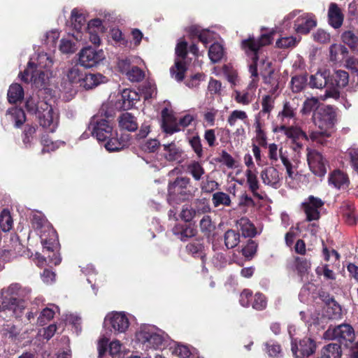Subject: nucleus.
Returning a JSON list of instances; mask_svg holds the SVG:
<instances>
[{"label":"nucleus","mask_w":358,"mask_h":358,"mask_svg":"<svg viewBox=\"0 0 358 358\" xmlns=\"http://www.w3.org/2000/svg\"><path fill=\"white\" fill-rule=\"evenodd\" d=\"M313 119L315 124L320 129V131H312L310 138L315 142L322 144L323 138L330 136L329 130L333 128L336 122L335 109L330 106L320 108L313 113Z\"/></svg>","instance_id":"nucleus-1"},{"label":"nucleus","mask_w":358,"mask_h":358,"mask_svg":"<svg viewBox=\"0 0 358 358\" xmlns=\"http://www.w3.org/2000/svg\"><path fill=\"white\" fill-rule=\"evenodd\" d=\"M166 335L152 325H143L136 333V341L144 350H158L164 345Z\"/></svg>","instance_id":"nucleus-2"},{"label":"nucleus","mask_w":358,"mask_h":358,"mask_svg":"<svg viewBox=\"0 0 358 358\" xmlns=\"http://www.w3.org/2000/svg\"><path fill=\"white\" fill-rule=\"evenodd\" d=\"M292 20H294V29L299 34H308L317 25L316 18L313 14L294 10L284 17L282 25L285 29L290 27Z\"/></svg>","instance_id":"nucleus-3"},{"label":"nucleus","mask_w":358,"mask_h":358,"mask_svg":"<svg viewBox=\"0 0 358 358\" xmlns=\"http://www.w3.org/2000/svg\"><path fill=\"white\" fill-rule=\"evenodd\" d=\"M271 34H262L261 37L257 40L254 38H249L242 41L241 46L243 50L252 60V63L249 67L250 73H252V76H258L257 66L259 48L271 43Z\"/></svg>","instance_id":"nucleus-4"},{"label":"nucleus","mask_w":358,"mask_h":358,"mask_svg":"<svg viewBox=\"0 0 358 358\" xmlns=\"http://www.w3.org/2000/svg\"><path fill=\"white\" fill-rule=\"evenodd\" d=\"M21 285L18 283L11 284L5 291V295L0 298V310H12L16 317H20L24 305L17 299Z\"/></svg>","instance_id":"nucleus-5"},{"label":"nucleus","mask_w":358,"mask_h":358,"mask_svg":"<svg viewBox=\"0 0 358 358\" xmlns=\"http://www.w3.org/2000/svg\"><path fill=\"white\" fill-rule=\"evenodd\" d=\"M37 117L40 125L49 132H54L59 123L58 112L46 101L38 102Z\"/></svg>","instance_id":"nucleus-6"},{"label":"nucleus","mask_w":358,"mask_h":358,"mask_svg":"<svg viewBox=\"0 0 358 358\" xmlns=\"http://www.w3.org/2000/svg\"><path fill=\"white\" fill-rule=\"evenodd\" d=\"M34 61L33 59L29 62L27 68L20 74L21 79L24 82L31 81L37 88H43L52 76L50 71L34 69Z\"/></svg>","instance_id":"nucleus-7"},{"label":"nucleus","mask_w":358,"mask_h":358,"mask_svg":"<svg viewBox=\"0 0 358 358\" xmlns=\"http://www.w3.org/2000/svg\"><path fill=\"white\" fill-rule=\"evenodd\" d=\"M129 320L124 312L113 311L108 313L103 322V326L113 332L115 335L125 334L129 327Z\"/></svg>","instance_id":"nucleus-8"},{"label":"nucleus","mask_w":358,"mask_h":358,"mask_svg":"<svg viewBox=\"0 0 358 358\" xmlns=\"http://www.w3.org/2000/svg\"><path fill=\"white\" fill-rule=\"evenodd\" d=\"M324 337L329 340H337L348 347L355 341V334L352 326L343 324L334 327H329L325 331Z\"/></svg>","instance_id":"nucleus-9"},{"label":"nucleus","mask_w":358,"mask_h":358,"mask_svg":"<svg viewBox=\"0 0 358 358\" xmlns=\"http://www.w3.org/2000/svg\"><path fill=\"white\" fill-rule=\"evenodd\" d=\"M273 131L283 133L287 138L290 139L294 144L293 149L295 152H299L302 148L300 141H307L308 138L306 134L297 125L280 124L275 127Z\"/></svg>","instance_id":"nucleus-10"},{"label":"nucleus","mask_w":358,"mask_h":358,"mask_svg":"<svg viewBox=\"0 0 358 358\" xmlns=\"http://www.w3.org/2000/svg\"><path fill=\"white\" fill-rule=\"evenodd\" d=\"M187 43L185 41L178 43L176 48L177 58L174 66L171 69V73L177 81H182L183 80L187 70L186 64L184 62L187 52Z\"/></svg>","instance_id":"nucleus-11"},{"label":"nucleus","mask_w":358,"mask_h":358,"mask_svg":"<svg viewBox=\"0 0 358 358\" xmlns=\"http://www.w3.org/2000/svg\"><path fill=\"white\" fill-rule=\"evenodd\" d=\"M307 161L310 171L316 176H324L327 172V161L317 151L307 148Z\"/></svg>","instance_id":"nucleus-12"},{"label":"nucleus","mask_w":358,"mask_h":358,"mask_svg":"<svg viewBox=\"0 0 358 358\" xmlns=\"http://www.w3.org/2000/svg\"><path fill=\"white\" fill-rule=\"evenodd\" d=\"M315 348L314 341L310 338H304L300 340L299 343L292 338V352L295 358L309 357L314 353Z\"/></svg>","instance_id":"nucleus-13"},{"label":"nucleus","mask_w":358,"mask_h":358,"mask_svg":"<svg viewBox=\"0 0 358 358\" xmlns=\"http://www.w3.org/2000/svg\"><path fill=\"white\" fill-rule=\"evenodd\" d=\"M348 73L342 70H338L335 72L334 80L336 87H328L325 93L320 96V99L323 101L329 98L337 99L339 97V91L338 88L345 87L348 83Z\"/></svg>","instance_id":"nucleus-14"},{"label":"nucleus","mask_w":358,"mask_h":358,"mask_svg":"<svg viewBox=\"0 0 358 358\" xmlns=\"http://www.w3.org/2000/svg\"><path fill=\"white\" fill-rule=\"evenodd\" d=\"M324 205V202L319 198L310 196L302 203L303 210L306 215L308 221L317 220L320 218V210Z\"/></svg>","instance_id":"nucleus-15"},{"label":"nucleus","mask_w":358,"mask_h":358,"mask_svg":"<svg viewBox=\"0 0 358 358\" xmlns=\"http://www.w3.org/2000/svg\"><path fill=\"white\" fill-rule=\"evenodd\" d=\"M262 182L274 189H278L282 185V176L274 166L264 168L260 173Z\"/></svg>","instance_id":"nucleus-16"},{"label":"nucleus","mask_w":358,"mask_h":358,"mask_svg":"<svg viewBox=\"0 0 358 358\" xmlns=\"http://www.w3.org/2000/svg\"><path fill=\"white\" fill-rule=\"evenodd\" d=\"M112 357L120 355L122 352V343L118 340H113L108 345V339L106 337L101 338L97 343L99 357L102 358L108 350Z\"/></svg>","instance_id":"nucleus-17"},{"label":"nucleus","mask_w":358,"mask_h":358,"mask_svg":"<svg viewBox=\"0 0 358 358\" xmlns=\"http://www.w3.org/2000/svg\"><path fill=\"white\" fill-rule=\"evenodd\" d=\"M298 104L294 101H285L282 109L278 114L281 124H289L291 120L295 121Z\"/></svg>","instance_id":"nucleus-18"},{"label":"nucleus","mask_w":358,"mask_h":358,"mask_svg":"<svg viewBox=\"0 0 358 358\" xmlns=\"http://www.w3.org/2000/svg\"><path fill=\"white\" fill-rule=\"evenodd\" d=\"M107 140L108 141L104 144V147L108 151L115 152L119 151L128 146L129 136V135H122L120 138H118L117 131H113V135L108 138Z\"/></svg>","instance_id":"nucleus-19"},{"label":"nucleus","mask_w":358,"mask_h":358,"mask_svg":"<svg viewBox=\"0 0 358 358\" xmlns=\"http://www.w3.org/2000/svg\"><path fill=\"white\" fill-rule=\"evenodd\" d=\"M92 135L98 141H105L113 135V127L107 120H101L94 127Z\"/></svg>","instance_id":"nucleus-20"},{"label":"nucleus","mask_w":358,"mask_h":358,"mask_svg":"<svg viewBox=\"0 0 358 358\" xmlns=\"http://www.w3.org/2000/svg\"><path fill=\"white\" fill-rule=\"evenodd\" d=\"M251 77L252 80L249 84L247 90L242 92L236 91L234 92V99L237 103L243 105H248L254 99V92H252V90L256 87L257 76L254 77L251 75Z\"/></svg>","instance_id":"nucleus-21"},{"label":"nucleus","mask_w":358,"mask_h":358,"mask_svg":"<svg viewBox=\"0 0 358 358\" xmlns=\"http://www.w3.org/2000/svg\"><path fill=\"white\" fill-rule=\"evenodd\" d=\"M162 127L165 133L173 134L181 130L179 127L178 121H177L173 115L169 113V110L166 108L162 110Z\"/></svg>","instance_id":"nucleus-22"},{"label":"nucleus","mask_w":358,"mask_h":358,"mask_svg":"<svg viewBox=\"0 0 358 358\" xmlns=\"http://www.w3.org/2000/svg\"><path fill=\"white\" fill-rule=\"evenodd\" d=\"M71 22L73 29L78 31V34L81 33L83 30L87 31L90 24L87 22L85 15L82 10L74 8L71 11Z\"/></svg>","instance_id":"nucleus-23"},{"label":"nucleus","mask_w":358,"mask_h":358,"mask_svg":"<svg viewBox=\"0 0 358 358\" xmlns=\"http://www.w3.org/2000/svg\"><path fill=\"white\" fill-rule=\"evenodd\" d=\"M40 237L43 250L54 252L57 245V234L54 229H50L47 232H41Z\"/></svg>","instance_id":"nucleus-24"},{"label":"nucleus","mask_w":358,"mask_h":358,"mask_svg":"<svg viewBox=\"0 0 358 358\" xmlns=\"http://www.w3.org/2000/svg\"><path fill=\"white\" fill-rule=\"evenodd\" d=\"M281 162L286 169L285 182L289 187L294 188L296 185L298 173L294 169V167L289 162L287 156H281Z\"/></svg>","instance_id":"nucleus-25"},{"label":"nucleus","mask_w":358,"mask_h":358,"mask_svg":"<svg viewBox=\"0 0 358 358\" xmlns=\"http://www.w3.org/2000/svg\"><path fill=\"white\" fill-rule=\"evenodd\" d=\"M329 74V71L327 70H319L310 77V87L317 89L325 87L328 83Z\"/></svg>","instance_id":"nucleus-26"},{"label":"nucleus","mask_w":358,"mask_h":358,"mask_svg":"<svg viewBox=\"0 0 358 358\" xmlns=\"http://www.w3.org/2000/svg\"><path fill=\"white\" fill-rule=\"evenodd\" d=\"M329 22L331 27L338 29L341 27L343 22V15L338 6L331 3L328 11Z\"/></svg>","instance_id":"nucleus-27"},{"label":"nucleus","mask_w":358,"mask_h":358,"mask_svg":"<svg viewBox=\"0 0 358 358\" xmlns=\"http://www.w3.org/2000/svg\"><path fill=\"white\" fill-rule=\"evenodd\" d=\"M328 181L329 185L336 189L347 187L349 182L347 175L340 170H335L331 173Z\"/></svg>","instance_id":"nucleus-28"},{"label":"nucleus","mask_w":358,"mask_h":358,"mask_svg":"<svg viewBox=\"0 0 358 358\" xmlns=\"http://www.w3.org/2000/svg\"><path fill=\"white\" fill-rule=\"evenodd\" d=\"M119 127L129 131H134L138 128L136 117L130 113H124L118 117Z\"/></svg>","instance_id":"nucleus-29"},{"label":"nucleus","mask_w":358,"mask_h":358,"mask_svg":"<svg viewBox=\"0 0 358 358\" xmlns=\"http://www.w3.org/2000/svg\"><path fill=\"white\" fill-rule=\"evenodd\" d=\"M191 186L190 179L187 177H178L173 182L169 183L168 192L169 196H176L186 187Z\"/></svg>","instance_id":"nucleus-30"},{"label":"nucleus","mask_w":358,"mask_h":358,"mask_svg":"<svg viewBox=\"0 0 358 358\" xmlns=\"http://www.w3.org/2000/svg\"><path fill=\"white\" fill-rule=\"evenodd\" d=\"M122 99L124 109L129 110L139 100L140 95L135 90L124 89L122 93Z\"/></svg>","instance_id":"nucleus-31"},{"label":"nucleus","mask_w":358,"mask_h":358,"mask_svg":"<svg viewBox=\"0 0 358 358\" xmlns=\"http://www.w3.org/2000/svg\"><path fill=\"white\" fill-rule=\"evenodd\" d=\"M189 32L192 36H196L199 41L207 45L215 38V34L208 29L201 30L199 27L196 26H192L189 28Z\"/></svg>","instance_id":"nucleus-32"},{"label":"nucleus","mask_w":358,"mask_h":358,"mask_svg":"<svg viewBox=\"0 0 358 358\" xmlns=\"http://www.w3.org/2000/svg\"><path fill=\"white\" fill-rule=\"evenodd\" d=\"M6 115L14 122L15 127H20L26 121L24 111L20 108L14 107L8 110Z\"/></svg>","instance_id":"nucleus-33"},{"label":"nucleus","mask_w":358,"mask_h":358,"mask_svg":"<svg viewBox=\"0 0 358 358\" xmlns=\"http://www.w3.org/2000/svg\"><path fill=\"white\" fill-rule=\"evenodd\" d=\"M31 222L33 227L39 230L40 234L41 232H47L50 229H53L44 215L39 213H36L32 215Z\"/></svg>","instance_id":"nucleus-34"},{"label":"nucleus","mask_w":358,"mask_h":358,"mask_svg":"<svg viewBox=\"0 0 358 358\" xmlns=\"http://www.w3.org/2000/svg\"><path fill=\"white\" fill-rule=\"evenodd\" d=\"M236 225L244 237H253L256 235V229L248 218H241L237 221Z\"/></svg>","instance_id":"nucleus-35"},{"label":"nucleus","mask_w":358,"mask_h":358,"mask_svg":"<svg viewBox=\"0 0 358 358\" xmlns=\"http://www.w3.org/2000/svg\"><path fill=\"white\" fill-rule=\"evenodd\" d=\"M348 48L341 44H333L330 47V59L334 62H340L348 56Z\"/></svg>","instance_id":"nucleus-36"},{"label":"nucleus","mask_w":358,"mask_h":358,"mask_svg":"<svg viewBox=\"0 0 358 358\" xmlns=\"http://www.w3.org/2000/svg\"><path fill=\"white\" fill-rule=\"evenodd\" d=\"M173 233L176 235H180V238L185 241L187 238L195 236L196 230L191 225L185 224L180 227L176 226L173 227Z\"/></svg>","instance_id":"nucleus-37"},{"label":"nucleus","mask_w":358,"mask_h":358,"mask_svg":"<svg viewBox=\"0 0 358 358\" xmlns=\"http://www.w3.org/2000/svg\"><path fill=\"white\" fill-rule=\"evenodd\" d=\"M224 245L227 249H232L240 242V234L234 229L227 230L224 234Z\"/></svg>","instance_id":"nucleus-38"},{"label":"nucleus","mask_w":358,"mask_h":358,"mask_svg":"<svg viewBox=\"0 0 358 358\" xmlns=\"http://www.w3.org/2000/svg\"><path fill=\"white\" fill-rule=\"evenodd\" d=\"M52 65L51 57L46 53L38 54L36 58V62H34V69H42L44 71H50Z\"/></svg>","instance_id":"nucleus-39"},{"label":"nucleus","mask_w":358,"mask_h":358,"mask_svg":"<svg viewBox=\"0 0 358 358\" xmlns=\"http://www.w3.org/2000/svg\"><path fill=\"white\" fill-rule=\"evenodd\" d=\"M165 158L169 161L178 160L181 157V150L175 143L163 145Z\"/></svg>","instance_id":"nucleus-40"},{"label":"nucleus","mask_w":358,"mask_h":358,"mask_svg":"<svg viewBox=\"0 0 358 358\" xmlns=\"http://www.w3.org/2000/svg\"><path fill=\"white\" fill-rule=\"evenodd\" d=\"M341 355V349L340 345L337 343H330L322 348V358H340Z\"/></svg>","instance_id":"nucleus-41"},{"label":"nucleus","mask_w":358,"mask_h":358,"mask_svg":"<svg viewBox=\"0 0 358 358\" xmlns=\"http://www.w3.org/2000/svg\"><path fill=\"white\" fill-rule=\"evenodd\" d=\"M24 91L19 84H13L10 86L8 92V99L10 103H16L22 99Z\"/></svg>","instance_id":"nucleus-42"},{"label":"nucleus","mask_w":358,"mask_h":358,"mask_svg":"<svg viewBox=\"0 0 358 358\" xmlns=\"http://www.w3.org/2000/svg\"><path fill=\"white\" fill-rule=\"evenodd\" d=\"M245 176L247 178V182L249 186L250 190L252 192L253 195L260 198L257 191L259 188V183L255 173L252 170L248 169L245 171Z\"/></svg>","instance_id":"nucleus-43"},{"label":"nucleus","mask_w":358,"mask_h":358,"mask_svg":"<svg viewBox=\"0 0 358 358\" xmlns=\"http://www.w3.org/2000/svg\"><path fill=\"white\" fill-rule=\"evenodd\" d=\"M326 313L330 319H340L342 315V309L338 303H337L334 299H331V301L327 304Z\"/></svg>","instance_id":"nucleus-44"},{"label":"nucleus","mask_w":358,"mask_h":358,"mask_svg":"<svg viewBox=\"0 0 358 358\" xmlns=\"http://www.w3.org/2000/svg\"><path fill=\"white\" fill-rule=\"evenodd\" d=\"M187 171L197 181L200 180L205 173L204 169L201 164L196 161H193L187 165Z\"/></svg>","instance_id":"nucleus-45"},{"label":"nucleus","mask_w":358,"mask_h":358,"mask_svg":"<svg viewBox=\"0 0 358 358\" xmlns=\"http://www.w3.org/2000/svg\"><path fill=\"white\" fill-rule=\"evenodd\" d=\"M224 55L223 46L219 43H213L208 50V56L212 62H219Z\"/></svg>","instance_id":"nucleus-46"},{"label":"nucleus","mask_w":358,"mask_h":358,"mask_svg":"<svg viewBox=\"0 0 358 358\" xmlns=\"http://www.w3.org/2000/svg\"><path fill=\"white\" fill-rule=\"evenodd\" d=\"M319 100L316 97L307 98L302 106L300 110L301 113L303 115L310 114L311 112L319 109Z\"/></svg>","instance_id":"nucleus-47"},{"label":"nucleus","mask_w":358,"mask_h":358,"mask_svg":"<svg viewBox=\"0 0 358 358\" xmlns=\"http://www.w3.org/2000/svg\"><path fill=\"white\" fill-rule=\"evenodd\" d=\"M342 41L352 50L358 51V36L353 31H344L342 34Z\"/></svg>","instance_id":"nucleus-48"},{"label":"nucleus","mask_w":358,"mask_h":358,"mask_svg":"<svg viewBox=\"0 0 358 358\" xmlns=\"http://www.w3.org/2000/svg\"><path fill=\"white\" fill-rule=\"evenodd\" d=\"M281 156H287L285 152L282 151V148H278V145L275 143H271L268 146V157L271 163H276L279 158L281 159Z\"/></svg>","instance_id":"nucleus-49"},{"label":"nucleus","mask_w":358,"mask_h":358,"mask_svg":"<svg viewBox=\"0 0 358 358\" xmlns=\"http://www.w3.org/2000/svg\"><path fill=\"white\" fill-rule=\"evenodd\" d=\"M52 306V308L48 307L42 310L40 316L38 318V323L39 325H44L47 322L50 321L54 317L55 312L59 310V308L54 305Z\"/></svg>","instance_id":"nucleus-50"},{"label":"nucleus","mask_w":358,"mask_h":358,"mask_svg":"<svg viewBox=\"0 0 358 358\" xmlns=\"http://www.w3.org/2000/svg\"><path fill=\"white\" fill-rule=\"evenodd\" d=\"M92 27L96 28L97 31L94 34L91 33V43H94L95 45H99L101 39L98 36V34L103 33L105 31V27L102 25L101 20L98 18L91 20V28Z\"/></svg>","instance_id":"nucleus-51"},{"label":"nucleus","mask_w":358,"mask_h":358,"mask_svg":"<svg viewBox=\"0 0 358 358\" xmlns=\"http://www.w3.org/2000/svg\"><path fill=\"white\" fill-rule=\"evenodd\" d=\"M307 83L306 75H299L292 77L291 80V88L293 92H301L305 87Z\"/></svg>","instance_id":"nucleus-52"},{"label":"nucleus","mask_w":358,"mask_h":358,"mask_svg":"<svg viewBox=\"0 0 358 358\" xmlns=\"http://www.w3.org/2000/svg\"><path fill=\"white\" fill-rule=\"evenodd\" d=\"M212 201L215 207H218L220 205L224 206H229L231 204L230 196L222 192H217L213 194Z\"/></svg>","instance_id":"nucleus-53"},{"label":"nucleus","mask_w":358,"mask_h":358,"mask_svg":"<svg viewBox=\"0 0 358 358\" xmlns=\"http://www.w3.org/2000/svg\"><path fill=\"white\" fill-rule=\"evenodd\" d=\"M41 145H43L42 152L54 151L58 148L64 145V141H52L48 137L43 136L41 138Z\"/></svg>","instance_id":"nucleus-54"},{"label":"nucleus","mask_w":358,"mask_h":358,"mask_svg":"<svg viewBox=\"0 0 358 358\" xmlns=\"http://www.w3.org/2000/svg\"><path fill=\"white\" fill-rule=\"evenodd\" d=\"M238 120H241L246 123L248 120V115L243 110H233L227 119V122L231 127L236 125Z\"/></svg>","instance_id":"nucleus-55"},{"label":"nucleus","mask_w":358,"mask_h":358,"mask_svg":"<svg viewBox=\"0 0 358 358\" xmlns=\"http://www.w3.org/2000/svg\"><path fill=\"white\" fill-rule=\"evenodd\" d=\"M13 227V219L9 210L4 209L0 215V227L3 231H8Z\"/></svg>","instance_id":"nucleus-56"},{"label":"nucleus","mask_w":358,"mask_h":358,"mask_svg":"<svg viewBox=\"0 0 358 358\" xmlns=\"http://www.w3.org/2000/svg\"><path fill=\"white\" fill-rule=\"evenodd\" d=\"M274 99L271 95H265L263 96L262 100V110L259 113V115H263L268 114L269 115L270 113L273 110L274 107Z\"/></svg>","instance_id":"nucleus-57"},{"label":"nucleus","mask_w":358,"mask_h":358,"mask_svg":"<svg viewBox=\"0 0 358 358\" xmlns=\"http://www.w3.org/2000/svg\"><path fill=\"white\" fill-rule=\"evenodd\" d=\"M140 61V59L136 57H127L124 59H119L117 62V67L119 70L126 75L127 72L131 69V65L132 64H138V62Z\"/></svg>","instance_id":"nucleus-58"},{"label":"nucleus","mask_w":358,"mask_h":358,"mask_svg":"<svg viewBox=\"0 0 358 358\" xmlns=\"http://www.w3.org/2000/svg\"><path fill=\"white\" fill-rule=\"evenodd\" d=\"M188 142L195 152L198 158H201L203 155V147L201 141V138L198 135L194 136L189 138Z\"/></svg>","instance_id":"nucleus-59"},{"label":"nucleus","mask_w":358,"mask_h":358,"mask_svg":"<svg viewBox=\"0 0 358 358\" xmlns=\"http://www.w3.org/2000/svg\"><path fill=\"white\" fill-rule=\"evenodd\" d=\"M126 76L130 81L137 83L141 81L144 78L145 73L137 66H131Z\"/></svg>","instance_id":"nucleus-60"},{"label":"nucleus","mask_w":358,"mask_h":358,"mask_svg":"<svg viewBox=\"0 0 358 358\" xmlns=\"http://www.w3.org/2000/svg\"><path fill=\"white\" fill-rule=\"evenodd\" d=\"M78 55V64L85 69L90 68V48H83Z\"/></svg>","instance_id":"nucleus-61"},{"label":"nucleus","mask_w":358,"mask_h":358,"mask_svg":"<svg viewBox=\"0 0 358 358\" xmlns=\"http://www.w3.org/2000/svg\"><path fill=\"white\" fill-rule=\"evenodd\" d=\"M193 205L194 209L196 210V213L201 214L210 211V207L206 199H196L194 201Z\"/></svg>","instance_id":"nucleus-62"},{"label":"nucleus","mask_w":358,"mask_h":358,"mask_svg":"<svg viewBox=\"0 0 358 358\" xmlns=\"http://www.w3.org/2000/svg\"><path fill=\"white\" fill-rule=\"evenodd\" d=\"M299 43L295 37L286 36L278 39L276 41V45L280 48H288L294 47Z\"/></svg>","instance_id":"nucleus-63"},{"label":"nucleus","mask_w":358,"mask_h":358,"mask_svg":"<svg viewBox=\"0 0 358 358\" xmlns=\"http://www.w3.org/2000/svg\"><path fill=\"white\" fill-rule=\"evenodd\" d=\"M313 37L315 41L320 43H327L330 42L331 36L324 29H318L313 33Z\"/></svg>","instance_id":"nucleus-64"}]
</instances>
